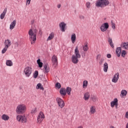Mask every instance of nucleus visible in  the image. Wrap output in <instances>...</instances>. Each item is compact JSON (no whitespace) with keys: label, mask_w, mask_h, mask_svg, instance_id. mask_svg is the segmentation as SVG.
Instances as JSON below:
<instances>
[{"label":"nucleus","mask_w":128,"mask_h":128,"mask_svg":"<svg viewBox=\"0 0 128 128\" xmlns=\"http://www.w3.org/2000/svg\"><path fill=\"white\" fill-rule=\"evenodd\" d=\"M36 34H38V30L36 28H31L29 30L28 34L31 44H36Z\"/></svg>","instance_id":"f257e3e1"},{"label":"nucleus","mask_w":128,"mask_h":128,"mask_svg":"<svg viewBox=\"0 0 128 128\" xmlns=\"http://www.w3.org/2000/svg\"><path fill=\"white\" fill-rule=\"evenodd\" d=\"M78 58H80V54L78 50V46H76L74 50V54L72 56V60L73 64H76L78 62Z\"/></svg>","instance_id":"f03ea898"},{"label":"nucleus","mask_w":128,"mask_h":128,"mask_svg":"<svg viewBox=\"0 0 128 128\" xmlns=\"http://www.w3.org/2000/svg\"><path fill=\"white\" fill-rule=\"evenodd\" d=\"M26 110V106L24 104L18 105L16 108V112L18 114H22Z\"/></svg>","instance_id":"7ed1b4c3"},{"label":"nucleus","mask_w":128,"mask_h":128,"mask_svg":"<svg viewBox=\"0 0 128 128\" xmlns=\"http://www.w3.org/2000/svg\"><path fill=\"white\" fill-rule=\"evenodd\" d=\"M110 4L108 0H98L96 4V6L98 8H104Z\"/></svg>","instance_id":"20e7f679"},{"label":"nucleus","mask_w":128,"mask_h":128,"mask_svg":"<svg viewBox=\"0 0 128 128\" xmlns=\"http://www.w3.org/2000/svg\"><path fill=\"white\" fill-rule=\"evenodd\" d=\"M16 118L19 122H22V124H26L28 122V118L24 115H18L16 116Z\"/></svg>","instance_id":"39448f33"},{"label":"nucleus","mask_w":128,"mask_h":128,"mask_svg":"<svg viewBox=\"0 0 128 128\" xmlns=\"http://www.w3.org/2000/svg\"><path fill=\"white\" fill-rule=\"evenodd\" d=\"M32 67L26 66L24 68V74L26 78H30V76L32 74Z\"/></svg>","instance_id":"423d86ee"},{"label":"nucleus","mask_w":128,"mask_h":128,"mask_svg":"<svg viewBox=\"0 0 128 128\" xmlns=\"http://www.w3.org/2000/svg\"><path fill=\"white\" fill-rule=\"evenodd\" d=\"M44 114L42 112H40L37 117V124H42V120H44Z\"/></svg>","instance_id":"0eeeda50"},{"label":"nucleus","mask_w":128,"mask_h":128,"mask_svg":"<svg viewBox=\"0 0 128 128\" xmlns=\"http://www.w3.org/2000/svg\"><path fill=\"white\" fill-rule=\"evenodd\" d=\"M110 27V26L108 25V23H104L102 24L100 26V29L101 32H104L106 31V30L108 28Z\"/></svg>","instance_id":"6e6552de"},{"label":"nucleus","mask_w":128,"mask_h":128,"mask_svg":"<svg viewBox=\"0 0 128 128\" xmlns=\"http://www.w3.org/2000/svg\"><path fill=\"white\" fill-rule=\"evenodd\" d=\"M56 100L59 106L62 108L64 106V100L60 98H56Z\"/></svg>","instance_id":"1a4fd4ad"},{"label":"nucleus","mask_w":128,"mask_h":128,"mask_svg":"<svg viewBox=\"0 0 128 128\" xmlns=\"http://www.w3.org/2000/svg\"><path fill=\"white\" fill-rule=\"evenodd\" d=\"M59 26L60 28V30L63 32H66V24L64 23V22H61L59 24Z\"/></svg>","instance_id":"9d476101"},{"label":"nucleus","mask_w":128,"mask_h":128,"mask_svg":"<svg viewBox=\"0 0 128 128\" xmlns=\"http://www.w3.org/2000/svg\"><path fill=\"white\" fill-rule=\"evenodd\" d=\"M120 78V74L118 72L116 73L113 76L112 78V82L114 84H116L118 82V80Z\"/></svg>","instance_id":"9b49d317"},{"label":"nucleus","mask_w":128,"mask_h":128,"mask_svg":"<svg viewBox=\"0 0 128 128\" xmlns=\"http://www.w3.org/2000/svg\"><path fill=\"white\" fill-rule=\"evenodd\" d=\"M90 98V92H86L84 94L83 98L84 100H88Z\"/></svg>","instance_id":"f8f14e48"},{"label":"nucleus","mask_w":128,"mask_h":128,"mask_svg":"<svg viewBox=\"0 0 128 128\" xmlns=\"http://www.w3.org/2000/svg\"><path fill=\"white\" fill-rule=\"evenodd\" d=\"M4 44L5 47L8 48L12 46V42H10V40L8 39L4 42Z\"/></svg>","instance_id":"ddd939ff"},{"label":"nucleus","mask_w":128,"mask_h":128,"mask_svg":"<svg viewBox=\"0 0 128 128\" xmlns=\"http://www.w3.org/2000/svg\"><path fill=\"white\" fill-rule=\"evenodd\" d=\"M52 62L55 66H58V57L56 55H54L52 58Z\"/></svg>","instance_id":"4468645a"},{"label":"nucleus","mask_w":128,"mask_h":128,"mask_svg":"<svg viewBox=\"0 0 128 128\" xmlns=\"http://www.w3.org/2000/svg\"><path fill=\"white\" fill-rule=\"evenodd\" d=\"M43 70L44 74H48V72H50V66L48 64L44 65Z\"/></svg>","instance_id":"2eb2a0df"},{"label":"nucleus","mask_w":128,"mask_h":128,"mask_svg":"<svg viewBox=\"0 0 128 128\" xmlns=\"http://www.w3.org/2000/svg\"><path fill=\"white\" fill-rule=\"evenodd\" d=\"M54 32H52L50 34L48 38L46 39V42H50V40H54Z\"/></svg>","instance_id":"dca6fc26"},{"label":"nucleus","mask_w":128,"mask_h":128,"mask_svg":"<svg viewBox=\"0 0 128 128\" xmlns=\"http://www.w3.org/2000/svg\"><path fill=\"white\" fill-rule=\"evenodd\" d=\"M118 102V98H115L113 101H112L110 102V106L112 108H114V106L117 104Z\"/></svg>","instance_id":"f3484780"},{"label":"nucleus","mask_w":128,"mask_h":128,"mask_svg":"<svg viewBox=\"0 0 128 128\" xmlns=\"http://www.w3.org/2000/svg\"><path fill=\"white\" fill-rule=\"evenodd\" d=\"M108 64L107 62H105L103 64V70L104 72H108Z\"/></svg>","instance_id":"a211bd4d"},{"label":"nucleus","mask_w":128,"mask_h":128,"mask_svg":"<svg viewBox=\"0 0 128 128\" xmlns=\"http://www.w3.org/2000/svg\"><path fill=\"white\" fill-rule=\"evenodd\" d=\"M2 120L5 121H8L10 120V116H8L6 114H4L1 116Z\"/></svg>","instance_id":"6ab92c4d"},{"label":"nucleus","mask_w":128,"mask_h":128,"mask_svg":"<svg viewBox=\"0 0 128 128\" xmlns=\"http://www.w3.org/2000/svg\"><path fill=\"white\" fill-rule=\"evenodd\" d=\"M71 40L72 44H74L76 40V36L75 34H72L71 36Z\"/></svg>","instance_id":"aec40b11"},{"label":"nucleus","mask_w":128,"mask_h":128,"mask_svg":"<svg viewBox=\"0 0 128 128\" xmlns=\"http://www.w3.org/2000/svg\"><path fill=\"white\" fill-rule=\"evenodd\" d=\"M122 52V48L118 47L116 49V54L118 58L120 56V54Z\"/></svg>","instance_id":"412c9836"},{"label":"nucleus","mask_w":128,"mask_h":128,"mask_svg":"<svg viewBox=\"0 0 128 128\" xmlns=\"http://www.w3.org/2000/svg\"><path fill=\"white\" fill-rule=\"evenodd\" d=\"M7 9L6 8H4L3 12L1 14L0 18L1 20H4V16H6V14Z\"/></svg>","instance_id":"4be33fe9"},{"label":"nucleus","mask_w":128,"mask_h":128,"mask_svg":"<svg viewBox=\"0 0 128 128\" xmlns=\"http://www.w3.org/2000/svg\"><path fill=\"white\" fill-rule=\"evenodd\" d=\"M16 24V20H14L10 24V30H14Z\"/></svg>","instance_id":"5701e85b"},{"label":"nucleus","mask_w":128,"mask_h":128,"mask_svg":"<svg viewBox=\"0 0 128 128\" xmlns=\"http://www.w3.org/2000/svg\"><path fill=\"white\" fill-rule=\"evenodd\" d=\"M121 48H124V50H128V42H122L121 44Z\"/></svg>","instance_id":"b1692460"},{"label":"nucleus","mask_w":128,"mask_h":128,"mask_svg":"<svg viewBox=\"0 0 128 128\" xmlns=\"http://www.w3.org/2000/svg\"><path fill=\"white\" fill-rule=\"evenodd\" d=\"M60 92L61 96H66V89L64 88H61Z\"/></svg>","instance_id":"393cba45"},{"label":"nucleus","mask_w":128,"mask_h":128,"mask_svg":"<svg viewBox=\"0 0 128 128\" xmlns=\"http://www.w3.org/2000/svg\"><path fill=\"white\" fill-rule=\"evenodd\" d=\"M126 94H128V92L126 90H123L121 91L120 96H121V98H124V96H126Z\"/></svg>","instance_id":"a878e982"},{"label":"nucleus","mask_w":128,"mask_h":128,"mask_svg":"<svg viewBox=\"0 0 128 128\" xmlns=\"http://www.w3.org/2000/svg\"><path fill=\"white\" fill-rule=\"evenodd\" d=\"M36 90H44V86H42V85L40 83H38L37 84L36 86Z\"/></svg>","instance_id":"bb28decb"},{"label":"nucleus","mask_w":128,"mask_h":128,"mask_svg":"<svg viewBox=\"0 0 128 128\" xmlns=\"http://www.w3.org/2000/svg\"><path fill=\"white\" fill-rule=\"evenodd\" d=\"M96 110V107L94 106H92L90 108V112L92 114H94Z\"/></svg>","instance_id":"cd10ccee"},{"label":"nucleus","mask_w":128,"mask_h":128,"mask_svg":"<svg viewBox=\"0 0 128 128\" xmlns=\"http://www.w3.org/2000/svg\"><path fill=\"white\" fill-rule=\"evenodd\" d=\"M12 64H13V63H12V60H7L6 61V65L8 66H12Z\"/></svg>","instance_id":"c85d7f7f"},{"label":"nucleus","mask_w":128,"mask_h":128,"mask_svg":"<svg viewBox=\"0 0 128 128\" xmlns=\"http://www.w3.org/2000/svg\"><path fill=\"white\" fill-rule=\"evenodd\" d=\"M88 82L86 80H84L83 82V85H82V88H88Z\"/></svg>","instance_id":"c756f323"},{"label":"nucleus","mask_w":128,"mask_h":128,"mask_svg":"<svg viewBox=\"0 0 128 128\" xmlns=\"http://www.w3.org/2000/svg\"><path fill=\"white\" fill-rule=\"evenodd\" d=\"M37 64H38L39 68H42V66H43L44 64L42 63V62H40V59H38L37 60Z\"/></svg>","instance_id":"7c9ffc66"},{"label":"nucleus","mask_w":128,"mask_h":128,"mask_svg":"<svg viewBox=\"0 0 128 128\" xmlns=\"http://www.w3.org/2000/svg\"><path fill=\"white\" fill-rule=\"evenodd\" d=\"M71 92H72V88H70V87H67L66 88V94H68V96H70Z\"/></svg>","instance_id":"2f4dec72"},{"label":"nucleus","mask_w":128,"mask_h":128,"mask_svg":"<svg viewBox=\"0 0 128 128\" xmlns=\"http://www.w3.org/2000/svg\"><path fill=\"white\" fill-rule=\"evenodd\" d=\"M86 6L88 9L90 8V7L92 6V3H90V2H86Z\"/></svg>","instance_id":"473e14b6"},{"label":"nucleus","mask_w":128,"mask_h":128,"mask_svg":"<svg viewBox=\"0 0 128 128\" xmlns=\"http://www.w3.org/2000/svg\"><path fill=\"white\" fill-rule=\"evenodd\" d=\"M8 48L4 46V48L2 50V54H6V50H8Z\"/></svg>","instance_id":"72a5a7b5"},{"label":"nucleus","mask_w":128,"mask_h":128,"mask_svg":"<svg viewBox=\"0 0 128 128\" xmlns=\"http://www.w3.org/2000/svg\"><path fill=\"white\" fill-rule=\"evenodd\" d=\"M38 72L36 71L34 74V78H38Z\"/></svg>","instance_id":"f704fd0d"},{"label":"nucleus","mask_w":128,"mask_h":128,"mask_svg":"<svg viewBox=\"0 0 128 128\" xmlns=\"http://www.w3.org/2000/svg\"><path fill=\"white\" fill-rule=\"evenodd\" d=\"M83 50H84V52H87V50H88V47L87 44H86L83 46Z\"/></svg>","instance_id":"c9c22d12"},{"label":"nucleus","mask_w":128,"mask_h":128,"mask_svg":"<svg viewBox=\"0 0 128 128\" xmlns=\"http://www.w3.org/2000/svg\"><path fill=\"white\" fill-rule=\"evenodd\" d=\"M56 87L57 88H60L61 86L60 84L58 82L56 84Z\"/></svg>","instance_id":"e433bc0d"},{"label":"nucleus","mask_w":128,"mask_h":128,"mask_svg":"<svg viewBox=\"0 0 128 128\" xmlns=\"http://www.w3.org/2000/svg\"><path fill=\"white\" fill-rule=\"evenodd\" d=\"M126 50H123L122 53V56L124 58V56H126Z\"/></svg>","instance_id":"4c0bfd02"},{"label":"nucleus","mask_w":128,"mask_h":128,"mask_svg":"<svg viewBox=\"0 0 128 128\" xmlns=\"http://www.w3.org/2000/svg\"><path fill=\"white\" fill-rule=\"evenodd\" d=\"M91 99L93 102H96V96H93L91 98Z\"/></svg>","instance_id":"58836bf2"},{"label":"nucleus","mask_w":128,"mask_h":128,"mask_svg":"<svg viewBox=\"0 0 128 128\" xmlns=\"http://www.w3.org/2000/svg\"><path fill=\"white\" fill-rule=\"evenodd\" d=\"M104 59L102 58V59L100 60V62H99L100 64H103V62H104Z\"/></svg>","instance_id":"ea45409f"},{"label":"nucleus","mask_w":128,"mask_h":128,"mask_svg":"<svg viewBox=\"0 0 128 128\" xmlns=\"http://www.w3.org/2000/svg\"><path fill=\"white\" fill-rule=\"evenodd\" d=\"M36 108H34L32 110V114H36Z\"/></svg>","instance_id":"a19ab883"},{"label":"nucleus","mask_w":128,"mask_h":128,"mask_svg":"<svg viewBox=\"0 0 128 128\" xmlns=\"http://www.w3.org/2000/svg\"><path fill=\"white\" fill-rule=\"evenodd\" d=\"M112 28H113V30H114V28H116V24L114 22H112Z\"/></svg>","instance_id":"79ce46f5"},{"label":"nucleus","mask_w":128,"mask_h":128,"mask_svg":"<svg viewBox=\"0 0 128 128\" xmlns=\"http://www.w3.org/2000/svg\"><path fill=\"white\" fill-rule=\"evenodd\" d=\"M108 42H109V44L112 42V38H108Z\"/></svg>","instance_id":"37998d69"},{"label":"nucleus","mask_w":128,"mask_h":128,"mask_svg":"<svg viewBox=\"0 0 128 128\" xmlns=\"http://www.w3.org/2000/svg\"><path fill=\"white\" fill-rule=\"evenodd\" d=\"M110 45L111 48H114V43L112 42H111L110 43Z\"/></svg>","instance_id":"c03bdc74"},{"label":"nucleus","mask_w":128,"mask_h":128,"mask_svg":"<svg viewBox=\"0 0 128 128\" xmlns=\"http://www.w3.org/2000/svg\"><path fill=\"white\" fill-rule=\"evenodd\" d=\"M124 117L126 118H128V111L126 112Z\"/></svg>","instance_id":"a18cd8bd"},{"label":"nucleus","mask_w":128,"mask_h":128,"mask_svg":"<svg viewBox=\"0 0 128 128\" xmlns=\"http://www.w3.org/2000/svg\"><path fill=\"white\" fill-rule=\"evenodd\" d=\"M32 0H26V4L29 5L30 4Z\"/></svg>","instance_id":"49530a36"},{"label":"nucleus","mask_w":128,"mask_h":128,"mask_svg":"<svg viewBox=\"0 0 128 128\" xmlns=\"http://www.w3.org/2000/svg\"><path fill=\"white\" fill-rule=\"evenodd\" d=\"M107 58H112V55L110 54H108Z\"/></svg>","instance_id":"de8ad7c7"},{"label":"nucleus","mask_w":128,"mask_h":128,"mask_svg":"<svg viewBox=\"0 0 128 128\" xmlns=\"http://www.w3.org/2000/svg\"><path fill=\"white\" fill-rule=\"evenodd\" d=\"M118 103L117 104H116V105L115 106H116V108L118 109Z\"/></svg>","instance_id":"09e8293b"},{"label":"nucleus","mask_w":128,"mask_h":128,"mask_svg":"<svg viewBox=\"0 0 128 128\" xmlns=\"http://www.w3.org/2000/svg\"><path fill=\"white\" fill-rule=\"evenodd\" d=\"M80 18L81 20H82V18H84V16H80Z\"/></svg>","instance_id":"8fccbe9b"},{"label":"nucleus","mask_w":128,"mask_h":128,"mask_svg":"<svg viewBox=\"0 0 128 128\" xmlns=\"http://www.w3.org/2000/svg\"><path fill=\"white\" fill-rule=\"evenodd\" d=\"M15 44H16V46H18V42H16Z\"/></svg>","instance_id":"3c124183"},{"label":"nucleus","mask_w":128,"mask_h":128,"mask_svg":"<svg viewBox=\"0 0 128 128\" xmlns=\"http://www.w3.org/2000/svg\"><path fill=\"white\" fill-rule=\"evenodd\" d=\"M58 8H60V4H58Z\"/></svg>","instance_id":"603ef678"},{"label":"nucleus","mask_w":128,"mask_h":128,"mask_svg":"<svg viewBox=\"0 0 128 128\" xmlns=\"http://www.w3.org/2000/svg\"><path fill=\"white\" fill-rule=\"evenodd\" d=\"M110 128H116L114 126H110Z\"/></svg>","instance_id":"864d4df0"},{"label":"nucleus","mask_w":128,"mask_h":128,"mask_svg":"<svg viewBox=\"0 0 128 128\" xmlns=\"http://www.w3.org/2000/svg\"><path fill=\"white\" fill-rule=\"evenodd\" d=\"M78 128H84V127H82V126H79Z\"/></svg>","instance_id":"5fc2aeb1"},{"label":"nucleus","mask_w":128,"mask_h":128,"mask_svg":"<svg viewBox=\"0 0 128 128\" xmlns=\"http://www.w3.org/2000/svg\"><path fill=\"white\" fill-rule=\"evenodd\" d=\"M100 55H98V56H97V58H100Z\"/></svg>","instance_id":"6e6d98bb"}]
</instances>
